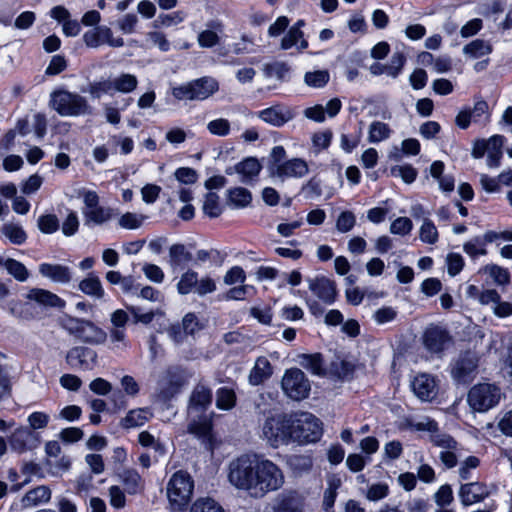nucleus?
<instances>
[{
  "mask_svg": "<svg viewBox=\"0 0 512 512\" xmlns=\"http://www.w3.org/2000/svg\"><path fill=\"white\" fill-rule=\"evenodd\" d=\"M228 480L238 490L254 498H263L282 488L284 473L273 461L257 455H242L230 462Z\"/></svg>",
  "mask_w": 512,
  "mask_h": 512,
  "instance_id": "nucleus-1",
  "label": "nucleus"
},
{
  "mask_svg": "<svg viewBox=\"0 0 512 512\" xmlns=\"http://www.w3.org/2000/svg\"><path fill=\"white\" fill-rule=\"evenodd\" d=\"M49 105L64 117L86 116L93 113V108L85 97L67 90L52 92Z\"/></svg>",
  "mask_w": 512,
  "mask_h": 512,
  "instance_id": "nucleus-2",
  "label": "nucleus"
},
{
  "mask_svg": "<svg viewBox=\"0 0 512 512\" xmlns=\"http://www.w3.org/2000/svg\"><path fill=\"white\" fill-rule=\"evenodd\" d=\"M261 437L272 448L291 443V414L268 415L261 427Z\"/></svg>",
  "mask_w": 512,
  "mask_h": 512,
  "instance_id": "nucleus-3",
  "label": "nucleus"
},
{
  "mask_svg": "<svg viewBox=\"0 0 512 512\" xmlns=\"http://www.w3.org/2000/svg\"><path fill=\"white\" fill-rule=\"evenodd\" d=\"M322 435L320 420L311 413H291V442H316Z\"/></svg>",
  "mask_w": 512,
  "mask_h": 512,
  "instance_id": "nucleus-4",
  "label": "nucleus"
},
{
  "mask_svg": "<svg viewBox=\"0 0 512 512\" xmlns=\"http://www.w3.org/2000/svg\"><path fill=\"white\" fill-rule=\"evenodd\" d=\"M503 398L501 388L493 383H478L467 395L469 407L478 413H485L498 406Z\"/></svg>",
  "mask_w": 512,
  "mask_h": 512,
  "instance_id": "nucleus-5",
  "label": "nucleus"
},
{
  "mask_svg": "<svg viewBox=\"0 0 512 512\" xmlns=\"http://www.w3.org/2000/svg\"><path fill=\"white\" fill-rule=\"evenodd\" d=\"M219 89L217 80L212 77H202L186 84L174 87L172 95L178 100H205Z\"/></svg>",
  "mask_w": 512,
  "mask_h": 512,
  "instance_id": "nucleus-6",
  "label": "nucleus"
},
{
  "mask_svg": "<svg viewBox=\"0 0 512 512\" xmlns=\"http://www.w3.org/2000/svg\"><path fill=\"white\" fill-rule=\"evenodd\" d=\"M193 480L184 471L175 472L167 484V497L174 509L187 505L193 493Z\"/></svg>",
  "mask_w": 512,
  "mask_h": 512,
  "instance_id": "nucleus-7",
  "label": "nucleus"
},
{
  "mask_svg": "<svg viewBox=\"0 0 512 512\" xmlns=\"http://www.w3.org/2000/svg\"><path fill=\"white\" fill-rule=\"evenodd\" d=\"M281 388L288 398L294 401H301L309 396L311 384L302 370L291 368L284 372Z\"/></svg>",
  "mask_w": 512,
  "mask_h": 512,
  "instance_id": "nucleus-8",
  "label": "nucleus"
},
{
  "mask_svg": "<svg viewBox=\"0 0 512 512\" xmlns=\"http://www.w3.org/2000/svg\"><path fill=\"white\" fill-rule=\"evenodd\" d=\"M270 177L285 181L288 178H302L309 173V166L302 158H292L283 163L270 162L268 165Z\"/></svg>",
  "mask_w": 512,
  "mask_h": 512,
  "instance_id": "nucleus-9",
  "label": "nucleus"
},
{
  "mask_svg": "<svg viewBox=\"0 0 512 512\" xmlns=\"http://www.w3.org/2000/svg\"><path fill=\"white\" fill-rule=\"evenodd\" d=\"M65 327L70 333L87 343L101 344L107 337L106 333L101 328L86 320L70 318L65 323Z\"/></svg>",
  "mask_w": 512,
  "mask_h": 512,
  "instance_id": "nucleus-10",
  "label": "nucleus"
},
{
  "mask_svg": "<svg viewBox=\"0 0 512 512\" xmlns=\"http://www.w3.org/2000/svg\"><path fill=\"white\" fill-rule=\"evenodd\" d=\"M496 491L495 485H487L483 482H469L462 484L458 496L463 506H470L482 502Z\"/></svg>",
  "mask_w": 512,
  "mask_h": 512,
  "instance_id": "nucleus-11",
  "label": "nucleus"
},
{
  "mask_svg": "<svg viewBox=\"0 0 512 512\" xmlns=\"http://www.w3.org/2000/svg\"><path fill=\"white\" fill-rule=\"evenodd\" d=\"M295 110L287 105L277 103L257 113V117L273 127H282L295 117Z\"/></svg>",
  "mask_w": 512,
  "mask_h": 512,
  "instance_id": "nucleus-12",
  "label": "nucleus"
},
{
  "mask_svg": "<svg viewBox=\"0 0 512 512\" xmlns=\"http://www.w3.org/2000/svg\"><path fill=\"white\" fill-rule=\"evenodd\" d=\"M305 497L296 490H285L273 502V512H304Z\"/></svg>",
  "mask_w": 512,
  "mask_h": 512,
  "instance_id": "nucleus-13",
  "label": "nucleus"
},
{
  "mask_svg": "<svg viewBox=\"0 0 512 512\" xmlns=\"http://www.w3.org/2000/svg\"><path fill=\"white\" fill-rule=\"evenodd\" d=\"M410 386L414 395L421 401H432L438 393V384L435 377L427 373L416 375Z\"/></svg>",
  "mask_w": 512,
  "mask_h": 512,
  "instance_id": "nucleus-14",
  "label": "nucleus"
},
{
  "mask_svg": "<svg viewBox=\"0 0 512 512\" xmlns=\"http://www.w3.org/2000/svg\"><path fill=\"white\" fill-rule=\"evenodd\" d=\"M451 342V337L445 329L439 326H430L423 335V343L431 353H441Z\"/></svg>",
  "mask_w": 512,
  "mask_h": 512,
  "instance_id": "nucleus-15",
  "label": "nucleus"
},
{
  "mask_svg": "<svg viewBox=\"0 0 512 512\" xmlns=\"http://www.w3.org/2000/svg\"><path fill=\"white\" fill-rule=\"evenodd\" d=\"M37 435L27 427H19L9 437L10 448L17 453H24L38 445Z\"/></svg>",
  "mask_w": 512,
  "mask_h": 512,
  "instance_id": "nucleus-16",
  "label": "nucleus"
},
{
  "mask_svg": "<svg viewBox=\"0 0 512 512\" xmlns=\"http://www.w3.org/2000/svg\"><path fill=\"white\" fill-rule=\"evenodd\" d=\"M477 366V357L473 353H466L453 365L451 370L452 377L458 382H467L473 377Z\"/></svg>",
  "mask_w": 512,
  "mask_h": 512,
  "instance_id": "nucleus-17",
  "label": "nucleus"
},
{
  "mask_svg": "<svg viewBox=\"0 0 512 512\" xmlns=\"http://www.w3.org/2000/svg\"><path fill=\"white\" fill-rule=\"evenodd\" d=\"M66 359L74 368L91 370L96 363L97 354L89 348L75 347L67 353Z\"/></svg>",
  "mask_w": 512,
  "mask_h": 512,
  "instance_id": "nucleus-18",
  "label": "nucleus"
},
{
  "mask_svg": "<svg viewBox=\"0 0 512 512\" xmlns=\"http://www.w3.org/2000/svg\"><path fill=\"white\" fill-rule=\"evenodd\" d=\"M424 428L434 432L431 435V442L434 446L440 448V451H461V445L453 437L437 432V423L435 421L429 420Z\"/></svg>",
  "mask_w": 512,
  "mask_h": 512,
  "instance_id": "nucleus-19",
  "label": "nucleus"
},
{
  "mask_svg": "<svg viewBox=\"0 0 512 512\" xmlns=\"http://www.w3.org/2000/svg\"><path fill=\"white\" fill-rule=\"evenodd\" d=\"M207 29L198 34L197 41L203 48H211L219 44L220 35L223 33L224 25L219 20H212L207 23Z\"/></svg>",
  "mask_w": 512,
  "mask_h": 512,
  "instance_id": "nucleus-20",
  "label": "nucleus"
},
{
  "mask_svg": "<svg viewBox=\"0 0 512 512\" xmlns=\"http://www.w3.org/2000/svg\"><path fill=\"white\" fill-rule=\"evenodd\" d=\"M39 273L59 284H67L71 279L70 269L60 264L42 263L39 265Z\"/></svg>",
  "mask_w": 512,
  "mask_h": 512,
  "instance_id": "nucleus-21",
  "label": "nucleus"
},
{
  "mask_svg": "<svg viewBox=\"0 0 512 512\" xmlns=\"http://www.w3.org/2000/svg\"><path fill=\"white\" fill-rule=\"evenodd\" d=\"M234 171L241 176V182L249 183L258 176L261 164L254 157H248L234 166Z\"/></svg>",
  "mask_w": 512,
  "mask_h": 512,
  "instance_id": "nucleus-22",
  "label": "nucleus"
},
{
  "mask_svg": "<svg viewBox=\"0 0 512 512\" xmlns=\"http://www.w3.org/2000/svg\"><path fill=\"white\" fill-rule=\"evenodd\" d=\"M51 499V490L47 486H38L29 490L21 499L22 506L32 508L45 504Z\"/></svg>",
  "mask_w": 512,
  "mask_h": 512,
  "instance_id": "nucleus-23",
  "label": "nucleus"
},
{
  "mask_svg": "<svg viewBox=\"0 0 512 512\" xmlns=\"http://www.w3.org/2000/svg\"><path fill=\"white\" fill-rule=\"evenodd\" d=\"M272 373L273 369L269 360L265 357H259L249 373V383L259 385L270 378Z\"/></svg>",
  "mask_w": 512,
  "mask_h": 512,
  "instance_id": "nucleus-24",
  "label": "nucleus"
},
{
  "mask_svg": "<svg viewBox=\"0 0 512 512\" xmlns=\"http://www.w3.org/2000/svg\"><path fill=\"white\" fill-rule=\"evenodd\" d=\"M211 401V390L203 385H198L195 387L190 397L189 412L204 411L211 404Z\"/></svg>",
  "mask_w": 512,
  "mask_h": 512,
  "instance_id": "nucleus-25",
  "label": "nucleus"
},
{
  "mask_svg": "<svg viewBox=\"0 0 512 512\" xmlns=\"http://www.w3.org/2000/svg\"><path fill=\"white\" fill-rule=\"evenodd\" d=\"M480 273L486 276L491 284L506 286L510 283V272L508 269L496 264H489L480 270Z\"/></svg>",
  "mask_w": 512,
  "mask_h": 512,
  "instance_id": "nucleus-26",
  "label": "nucleus"
},
{
  "mask_svg": "<svg viewBox=\"0 0 512 512\" xmlns=\"http://www.w3.org/2000/svg\"><path fill=\"white\" fill-rule=\"evenodd\" d=\"M152 416L153 413L148 408L133 409L122 419L121 425L127 429L136 428L147 423Z\"/></svg>",
  "mask_w": 512,
  "mask_h": 512,
  "instance_id": "nucleus-27",
  "label": "nucleus"
},
{
  "mask_svg": "<svg viewBox=\"0 0 512 512\" xmlns=\"http://www.w3.org/2000/svg\"><path fill=\"white\" fill-rule=\"evenodd\" d=\"M252 194L243 187L231 188L227 191V204L233 208H245L250 205Z\"/></svg>",
  "mask_w": 512,
  "mask_h": 512,
  "instance_id": "nucleus-28",
  "label": "nucleus"
},
{
  "mask_svg": "<svg viewBox=\"0 0 512 512\" xmlns=\"http://www.w3.org/2000/svg\"><path fill=\"white\" fill-rule=\"evenodd\" d=\"M303 32L298 26H292L281 40V49L288 50L297 45L298 50L302 51L308 47V42L303 38Z\"/></svg>",
  "mask_w": 512,
  "mask_h": 512,
  "instance_id": "nucleus-29",
  "label": "nucleus"
},
{
  "mask_svg": "<svg viewBox=\"0 0 512 512\" xmlns=\"http://www.w3.org/2000/svg\"><path fill=\"white\" fill-rule=\"evenodd\" d=\"M297 362L312 374L321 375L324 372V363L320 353L300 354L297 356Z\"/></svg>",
  "mask_w": 512,
  "mask_h": 512,
  "instance_id": "nucleus-30",
  "label": "nucleus"
},
{
  "mask_svg": "<svg viewBox=\"0 0 512 512\" xmlns=\"http://www.w3.org/2000/svg\"><path fill=\"white\" fill-rule=\"evenodd\" d=\"M184 383L185 379L183 376L176 375L171 371H168L166 376H164L160 381L164 397H171L174 393L178 392V390L184 385Z\"/></svg>",
  "mask_w": 512,
  "mask_h": 512,
  "instance_id": "nucleus-31",
  "label": "nucleus"
},
{
  "mask_svg": "<svg viewBox=\"0 0 512 512\" xmlns=\"http://www.w3.org/2000/svg\"><path fill=\"white\" fill-rule=\"evenodd\" d=\"M192 260V254L183 244H173L169 248V264L172 269Z\"/></svg>",
  "mask_w": 512,
  "mask_h": 512,
  "instance_id": "nucleus-32",
  "label": "nucleus"
},
{
  "mask_svg": "<svg viewBox=\"0 0 512 512\" xmlns=\"http://www.w3.org/2000/svg\"><path fill=\"white\" fill-rule=\"evenodd\" d=\"M198 283L200 284L199 288H215V283L211 278L207 277L199 281L198 274L192 270H188L182 275L178 288H193Z\"/></svg>",
  "mask_w": 512,
  "mask_h": 512,
  "instance_id": "nucleus-33",
  "label": "nucleus"
},
{
  "mask_svg": "<svg viewBox=\"0 0 512 512\" xmlns=\"http://www.w3.org/2000/svg\"><path fill=\"white\" fill-rule=\"evenodd\" d=\"M314 296L318 300L308 299V305L313 314L322 313V309L319 306V302L324 304H331L336 299V290H312Z\"/></svg>",
  "mask_w": 512,
  "mask_h": 512,
  "instance_id": "nucleus-34",
  "label": "nucleus"
},
{
  "mask_svg": "<svg viewBox=\"0 0 512 512\" xmlns=\"http://www.w3.org/2000/svg\"><path fill=\"white\" fill-rule=\"evenodd\" d=\"M485 143L487 145L488 165L490 167L497 166L501 156V147L504 143L503 136L494 135Z\"/></svg>",
  "mask_w": 512,
  "mask_h": 512,
  "instance_id": "nucleus-35",
  "label": "nucleus"
},
{
  "mask_svg": "<svg viewBox=\"0 0 512 512\" xmlns=\"http://www.w3.org/2000/svg\"><path fill=\"white\" fill-rule=\"evenodd\" d=\"M491 52V44L482 39L473 40L463 48V53L471 58H480L490 54Z\"/></svg>",
  "mask_w": 512,
  "mask_h": 512,
  "instance_id": "nucleus-36",
  "label": "nucleus"
},
{
  "mask_svg": "<svg viewBox=\"0 0 512 512\" xmlns=\"http://www.w3.org/2000/svg\"><path fill=\"white\" fill-rule=\"evenodd\" d=\"M126 491L129 494H136L142 489V479L136 470L127 469L120 474Z\"/></svg>",
  "mask_w": 512,
  "mask_h": 512,
  "instance_id": "nucleus-37",
  "label": "nucleus"
},
{
  "mask_svg": "<svg viewBox=\"0 0 512 512\" xmlns=\"http://www.w3.org/2000/svg\"><path fill=\"white\" fill-rule=\"evenodd\" d=\"M330 80V73L326 69L308 71L304 74V83L311 88H323Z\"/></svg>",
  "mask_w": 512,
  "mask_h": 512,
  "instance_id": "nucleus-38",
  "label": "nucleus"
},
{
  "mask_svg": "<svg viewBox=\"0 0 512 512\" xmlns=\"http://www.w3.org/2000/svg\"><path fill=\"white\" fill-rule=\"evenodd\" d=\"M86 223L102 225L113 217V210L109 207L100 206L90 212H83Z\"/></svg>",
  "mask_w": 512,
  "mask_h": 512,
  "instance_id": "nucleus-39",
  "label": "nucleus"
},
{
  "mask_svg": "<svg viewBox=\"0 0 512 512\" xmlns=\"http://www.w3.org/2000/svg\"><path fill=\"white\" fill-rule=\"evenodd\" d=\"M112 89L121 93H130L137 87L138 80L132 74H121L120 76L111 80Z\"/></svg>",
  "mask_w": 512,
  "mask_h": 512,
  "instance_id": "nucleus-40",
  "label": "nucleus"
},
{
  "mask_svg": "<svg viewBox=\"0 0 512 512\" xmlns=\"http://www.w3.org/2000/svg\"><path fill=\"white\" fill-rule=\"evenodd\" d=\"M2 234L10 240L13 244L21 245L26 239L27 235L23 228L15 223H6L1 228Z\"/></svg>",
  "mask_w": 512,
  "mask_h": 512,
  "instance_id": "nucleus-41",
  "label": "nucleus"
},
{
  "mask_svg": "<svg viewBox=\"0 0 512 512\" xmlns=\"http://www.w3.org/2000/svg\"><path fill=\"white\" fill-rule=\"evenodd\" d=\"M202 209L210 218L219 217L222 213L219 196L214 192H208L204 197Z\"/></svg>",
  "mask_w": 512,
  "mask_h": 512,
  "instance_id": "nucleus-42",
  "label": "nucleus"
},
{
  "mask_svg": "<svg viewBox=\"0 0 512 512\" xmlns=\"http://www.w3.org/2000/svg\"><path fill=\"white\" fill-rule=\"evenodd\" d=\"M236 404V394L233 389L221 387L216 392V407L221 410H231Z\"/></svg>",
  "mask_w": 512,
  "mask_h": 512,
  "instance_id": "nucleus-43",
  "label": "nucleus"
},
{
  "mask_svg": "<svg viewBox=\"0 0 512 512\" xmlns=\"http://www.w3.org/2000/svg\"><path fill=\"white\" fill-rule=\"evenodd\" d=\"M206 128L211 135L223 138L229 136L232 130L230 121L222 117L210 120Z\"/></svg>",
  "mask_w": 512,
  "mask_h": 512,
  "instance_id": "nucleus-44",
  "label": "nucleus"
},
{
  "mask_svg": "<svg viewBox=\"0 0 512 512\" xmlns=\"http://www.w3.org/2000/svg\"><path fill=\"white\" fill-rule=\"evenodd\" d=\"M28 298L35 299L38 303L47 306L62 307L63 301L49 290H31Z\"/></svg>",
  "mask_w": 512,
  "mask_h": 512,
  "instance_id": "nucleus-45",
  "label": "nucleus"
},
{
  "mask_svg": "<svg viewBox=\"0 0 512 512\" xmlns=\"http://www.w3.org/2000/svg\"><path fill=\"white\" fill-rule=\"evenodd\" d=\"M188 431L205 443L211 441V424L207 419L191 422Z\"/></svg>",
  "mask_w": 512,
  "mask_h": 512,
  "instance_id": "nucleus-46",
  "label": "nucleus"
},
{
  "mask_svg": "<svg viewBox=\"0 0 512 512\" xmlns=\"http://www.w3.org/2000/svg\"><path fill=\"white\" fill-rule=\"evenodd\" d=\"M147 218L144 214L126 212L119 218L118 225L123 229L135 230L139 229Z\"/></svg>",
  "mask_w": 512,
  "mask_h": 512,
  "instance_id": "nucleus-47",
  "label": "nucleus"
},
{
  "mask_svg": "<svg viewBox=\"0 0 512 512\" xmlns=\"http://www.w3.org/2000/svg\"><path fill=\"white\" fill-rule=\"evenodd\" d=\"M390 134L391 129L386 123L374 121L369 126L368 140L371 143L381 142L389 138Z\"/></svg>",
  "mask_w": 512,
  "mask_h": 512,
  "instance_id": "nucleus-48",
  "label": "nucleus"
},
{
  "mask_svg": "<svg viewBox=\"0 0 512 512\" xmlns=\"http://www.w3.org/2000/svg\"><path fill=\"white\" fill-rule=\"evenodd\" d=\"M438 230L434 223L425 217L419 230V238L427 244H435L438 241Z\"/></svg>",
  "mask_w": 512,
  "mask_h": 512,
  "instance_id": "nucleus-49",
  "label": "nucleus"
},
{
  "mask_svg": "<svg viewBox=\"0 0 512 512\" xmlns=\"http://www.w3.org/2000/svg\"><path fill=\"white\" fill-rule=\"evenodd\" d=\"M4 266L8 273L20 282L26 281L29 277L27 268L24 266V264L17 260L7 259L4 262Z\"/></svg>",
  "mask_w": 512,
  "mask_h": 512,
  "instance_id": "nucleus-50",
  "label": "nucleus"
},
{
  "mask_svg": "<svg viewBox=\"0 0 512 512\" xmlns=\"http://www.w3.org/2000/svg\"><path fill=\"white\" fill-rule=\"evenodd\" d=\"M464 252L471 258L475 259L478 256L487 254V249L480 236L472 238L463 245Z\"/></svg>",
  "mask_w": 512,
  "mask_h": 512,
  "instance_id": "nucleus-51",
  "label": "nucleus"
},
{
  "mask_svg": "<svg viewBox=\"0 0 512 512\" xmlns=\"http://www.w3.org/2000/svg\"><path fill=\"white\" fill-rule=\"evenodd\" d=\"M434 501L438 508L448 507L454 501L452 488L449 484L441 485L434 493Z\"/></svg>",
  "mask_w": 512,
  "mask_h": 512,
  "instance_id": "nucleus-52",
  "label": "nucleus"
},
{
  "mask_svg": "<svg viewBox=\"0 0 512 512\" xmlns=\"http://www.w3.org/2000/svg\"><path fill=\"white\" fill-rule=\"evenodd\" d=\"M390 488L385 482L373 483L366 491L365 497L369 501H380L389 495Z\"/></svg>",
  "mask_w": 512,
  "mask_h": 512,
  "instance_id": "nucleus-53",
  "label": "nucleus"
},
{
  "mask_svg": "<svg viewBox=\"0 0 512 512\" xmlns=\"http://www.w3.org/2000/svg\"><path fill=\"white\" fill-rule=\"evenodd\" d=\"M130 312L133 314L135 322H140L143 324H149L155 316H163L161 310L156 309L145 312L144 307L141 306H127Z\"/></svg>",
  "mask_w": 512,
  "mask_h": 512,
  "instance_id": "nucleus-54",
  "label": "nucleus"
},
{
  "mask_svg": "<svg viewBox=\"0 0 512 512\" xmlns=\"http://www.w3.org/2000/svg\"><path fill=\"white\" fill-rule=\"evenodd\" d=\"M341 485V480L337 477H331L328 480V486L324 492L323 497V505L326 510L333 507L336 496H337V490Z\"/></svg>",
  "mask_w": 512,
  "mask_h": 512,
  "instance_id": "nucleus-55",
  "label": "nucleus"
},
{
  "mask_svg": "<svg viewBox=\"0 0 512 512\" xmlns=\"http://www.w3.org/2000/svg\"><path fill=\"white\" fill-rule=\"evenodd\" d=\"M47 471L53 476H58L68 471L71 467V460L67 456H62L57 460L47 459Z\"/></svg>",
  "mask_w": 512,
  "mask_h": 512,
  "instance_id": "nucleus-56",
  "label": "nucleus"
},
{
  "mask_svg": "<svg viewBox=\"0 0 512 512\" xmlns=\"http://www.w3.org/2000/svg\"><path fill=\"white\" fill-rule=\"evenodd\" d=\"M496 427L502 435L512 437V409L499 412Z\"/></svg>",
  "mask_w": 512,
  "mask_h": 512,
  "instance_id": "nucleus-57",
  "label": "nucleus"
},
{
  "mask_svg": "<svg viewBox=\"0 0 512 512\" xmlns=\"http://www.w3.org/2000/svg\"><path fill=\"white\" fill-rule=\"evenodd\" d=\"M480 465V459L476 456H468L459 465L458 474L461 480H469L472 478V471Z\"/></svg>",
  "mask_w": 512,
  "mask_h": 512,
  "instance_id": "nucleus-58",
  "label": "nucleus"
},
{
  "mask_svg": "<svg viewBox=\"0 0 512 512\" xmlns=\"http://www.w3.org/2000/svg\"><path fill=\"white\" fill-rule=\"evenodd\" d=\"M378 297L379 295L374 292L365 295L362 290H346L347 302L352 305H359L364 300L372 304Z\"/></svg>",
  "mask_w": 512,
  "mask_h": 512,
  "instance_id": "nucleus-59",
  "label": "nucleus"
},
{
  "mask_svg": "<svg viewBox=\"0 0 512 512\" xmlns=\"http://www.w3.org/2000/svg\"><path fill=\"white\" fill-rule=\"evenodd\" d=\"M468 294L471 298L478 299L481 304L491 305L492 308L499 298L496 290H468Z\"/></svg>",
  "mask_w": 512,
  "mask_h": 512,
  "instance_id": "nucleus-60",
  "label": "nucleus"
},
{
  "mask_svg": "<svg viewBox=\"0 0 512 512\" xmlns=\"http://www.w3.org/2000/svg\"><path fill=\"white\" fill-rule=\"evenodd\" d=\"M356 224V217L352 211H343L336 220V229L340 233H347L353 229Z\"/></svg>",
  "mask_w": 512,
  "mask_h": 512,
  "instance_id": "nucleus-61",
  "label": "nucleus"
},
{
  "mask_svg": "<svg viewBox=\"0 0 512 512\" xmlns=\"http://www.w3.org/2000/svg\"><path fill=\"white\" fill-rule=\"evenodd\" d=\"M413 223L408 217H398L390 225V232L395 235L406 236L411 233Z\"/></svg>",
  "mask_w": 512,
  "mask_h": 512,
  "instance_id": "nucleus-62",
  "label": "nucleus"
},
{
  "mask_svg": "<svg viewBox=\"0 0 512 512\" xmlns=\"http://www.w3.org/2000/svg\"><path fill=\"white\" fill-rule=\"evenodd\" d=\"M301 191L309 199L319 198L322 195V181L313 176L302 186Z\"/></svg>",
  "mask_w": 512,
  "mask_h": 512,
  "instance_id": "nucleus-63",
  "label": "nucleus"
},
{
  "mask_svg": "<svg viewBox=\"0 0 512 512\" xmlns=\"http://www.w3.org/2000/svg\"><path fill=\"white\" fill-rule=\"evenodd\" d=\"M191 512H224L222 507L215 502L213 499L205 498L197 500L192 508Z\"/></svg>",
  "mask_w": 512,
  "mask_h": 512,
  "instance_id": "nucleus-64",
  "label": "nucleus"
}]
</instances>
